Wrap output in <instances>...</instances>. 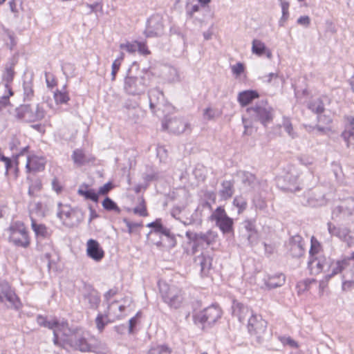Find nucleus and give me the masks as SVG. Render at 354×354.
Masks as SVG:
<instances>
[{
  "label": "nucleus",
  "mask_w": 354,
  "mask_h": 354,
  "mask_svg": "<svg viewBox=\"0 0 354 354\" xmlns=\"http://www.w3.org/2000/svg\"><path fill=\"white\" fill-rule=\"evenodd\" d=\"M186 237L193 241V252L195 253L199 248H204L208 247L215 241V234L209 230L206 233H195L191 231H187L185 234Z\"/></svg>",
  "instance_id": "obj_9"
},
{
  "label": "nucleus",
  "mask_w": 354,
  "mask_h": 354,
  "mask_svg": "<svg viewBox=\"0 0 354 354\" xmlns=\"http://www.w3.org/2000/svg\"><path fill=\"white\" fill-rule=\"evenodd\" d=\"M137 50H138V52L140 54L144 55H147L150 54V51L148 50L147 46L143 42L138 41Z\"/></svg>",
  "instance_id": "obj_63"
},
{
  "label": "nucleus",
  "mask_w": 354,
  "mask_h": 354,
  "mask_svg": "<svg viewBox=\"0 0 354 354\" xmlns=\"http://www.w3.org/2000/svg\"><path fill=\"white\" fill-rule=\"evenodd\" d=\"M120 60L115 59L112 64L111 66V80L114 81L115 79L116 74L120 69Z\"/></svg>",
  "instance_id": "obj_58"
},
{
  "label": "nucleus",
  "mask_w": 354,
  "mask_h": 354,
  "mask_svg": "<svg viewBox=\"0 0 354 354\" xmlns=\"http://www.w3.org/2000/svg\"><path fill=\"white\" fill-rule=\"evenodd\" d=\"M286 248L288 253L293 258H300L305 253L303 238L298 234L290 238L286 244Z\"/></svg>",
  "instance_id": "obj_18"
},
{
  "label": "nucleus",
  "mask_w": 354,
  "mask_h": 354,
  "mask_svg": "<svg viewBox=\"0 0 354 354\" xmlns=\"http://www.w3.org/2000/svg\"><path fill=\"white\" fill-rule=\"evenodd\" d=\"M232 71L234 75L239 76L244 71V66L242 63H237L232 66Z\"/></svg>",
  "instance_id": "obj_60"
},
{
  "label": "nucleus",
  "mask_w": 354,
  "mask_h": 354,
  "mask_svg": "<svg viewBox=\"0 0 354 354\" xmlns=\"http://www.w3.org/2000/svg\"><path fill=\"white\" fill-rule=\"evenodd\" d=\"M212 258L204 254H201L195 258V263L201 267L202 274L206 275L212 266Z\"/></svg>",
  "instance_id": "obj_32"
},
{
  "label": "nucleus",
  "mask_w": 354,
  "mask_h": 354,
  "mask_svg": "<svg viewBox=\"0 0 354 354\" xmlns=\"http://www.w3.org/2000/svg\"><path fill=\"white\" fill-rule=\"evenodd\" d=\"M222 315V310L218 305H211L194 316L196 322L211 326L215 324Z\"/></svg>",
  "instance_id": "obj_8"
},
{
  "label": "nucleus",
  "mask_w": 354,
  "mask_h": 354,
  "mask_svg": "<svg viewBox=\"0 0 354 354\" xmlns=\"http://www.w3.org/2000/svg\"><path fill=\"white\" fill-rule=\"evenodd\" d=\"M65 346L68 345L74 350L82 353L94 352L102 353L106 350V346L93 336L86 337L81 331H73L71 336L65 339Z\"/></svg>",
  "instance_id": "obj_1"
},
{
  "label": "nucleus",
  "mask_w": 354,
  "mask_h": 354,
  "mask_svg": "<svg viewBox=\"0 0 354 354\" xmlns=\"http://www.w3.org/2000/svg\"><path fill=\"white\" fill-rule=\"evenodd\" d=\"M163 31L164 26L161 16L159 15H153L148 19L145 30L146 37H158L162 35Z\"/></svg>",
  "instance_id": "obj_15"
},
{
  "label": "nucleus",
  "mask_w": 354,
  "mask_h": 354,
  "mask_svg": "<svg viewBox=\"0 0 354 354\" xmlns=\"http://www.w3.org/2000/svg\"><path fill=\"white\" fill-rule=\"evenodd\" d=\"M264 281L268 289H273L282 286L285 283L286 277L283 273H279L268 276Z\"/></svg>",
  "instance_id": "obj_29"
},
{
  "label": "nucleus",
  "mask_w": 354,
  "mask_h": 354,
  "mask_svg": "<svg viewBox=\"0 0 354 354\" xmlns=\"http://www.w3.org/2000/svg\"><path fill=\"white\" fill-rule=\"evenodd\" d=\"M27 180L29 183L28 187V195L31 197L36 196V193L39 192L41 189V182L39 178L31 179L30 177H27Z\"/></svg>",
  "instance_id": "obj_37"
},
{
  "label": "nucleus",
  "mask_w": 354,
  "mask_h": 354,
  "mask_svg": "<svg viewBox=\"0 0 354 354\" xmlns=\"http://www.w3.org/2000/svg\"><path fill=\"white\" fill-rule=\"evenodd\" d=\"M153 232L165 235L169 238L172 237L170 230L162 224L160 218H157V223L155 226V229L153 231H151L149 234H152Z\"/></svg>",
  "instance_id": "obj_44"
},
{
  "label": "nucleus",
  "mask_w": 354,
  "mask_h": 354,
  "mask_svg": "<svg viewBox=\"0 0 354 354\" xmlns=\"http://www.w3.org/2000/svg\"><path fill=\"white\" fill-rule=\"evenodd\" d=\"M298 177V174L295 169H290V171L283 177V180L286 183V185H282L281 188L291 192H295L299 190L300 188L297 185Z\"/></svg>",
  "instance_id": "obj_23"
},
{
  "label": "nucleus",
  "mask_w": 354,
  "mask_h": 354,
  "mask_svg": "<svg viewBox=\"0 0 354 354\" xmlns=\"http://www.w3.org/2000/svg\"><path fill=\"white\" fill-rule=\"evenodd\" d=\"M37 322L39 326L48 328L50 329L53 328L55 323H53V319L51 321H48L46 318L42 315H38L37 317Z\"/></svg>",
  "instance_id": "obj_52"
},
{
  "label": "nucleus",
  "mask_w": 354,
  "mask_h": 354,
  "mask_svg": "<svg viewBox=\"0 0 354 354\" xmlns=\"http://www.w3.org/2000/svg\"><path fill=\"white\" fill-rule=\"evenodd\" d=\"M354 130H345L342 133V138L346 142L347 146L351 142L352 140H354Z\"/></svg>",
  "instance_id": "obj_55"
},
{
  "label": "nucleus",
  "mask_w": 354,
  "mask_h": 354,
  "mask_svg": "<svg viewBox=\"0 0 354 354\" xmlns=\"http://www.w3.org/2000/svg\"><path fill=\"white\" fill-rule=\"evenodd\" d=\"M234 192V182L223 180L221 183V189L219 191L221 198L225 201L230 198Z\"/></svg>",
  "instance_id": "obj_34"
},
{
  "label": "nucleus",
  "mask_w": 354,
  "mask_h": 354,
  "mask_svg": "<svg viewBox=\"0 0 354 354\" xmlns=\"http://www.w3.org/2000/svg\"><path fill=\"white\" fill-rule=\"evenodd\" d=\"M246 111L252 120L259 122L264 127L272 122L274 110L265 100L247 108Z\"/></svg>",
  "instance_id": "obj_3"
},
{
  "label": "nucleus",
  "mask_w": 354,
  "mask_h": 354,
  "mask_svg": "<svg viewBox=\"0 0 354 354\" xmlns=\"http://www.w3.org/2000/svg\"><path fill=\"white\" fill-rule=\"evenodd\" d=\"M113 186L111 183H106L103 186L99 188V190L97 192L98 196L107 194L113 189Z\"/></svg>",
  "instance_id": "obj_59"
},
{
  "label": "nucleus",
  "mask_w": 354,
  "mask_h": 354,
  "mask_svg": "<svg viewBox=\"0 0 354 354\" xmlns=\"http://www.w3.org/2000/svg\"><path fill=\"white\" fill-rule=\"evenodd\" d=\"M53 328H50L53 331V343L56 346L64 347L65 339L69 337L74 330L69 328L66 321L53 319Z\"/></svg>",
  "instance_id": "obj_7"
},
{
  "label": "nucleus",
  "mask_w": 354,
  "mask_h": 354,
  "mask_svg": "<svg viewBox=\"0 0 354 354\" xmlns=\"http://www.w3.org/2000/svg\"><path fill=\"white\" fill-rule=\"evenodd\" d=\"M162 127L175 134H180L189 129V124L183 119L178 118H165L162 121Z\"/></svg>",
  "instance_id": "obj_17"
},
{
  "label": "nucleus",
  "mask_w": 354,
  "mask_h": 354,
  "mask_svg": "<svg viewBox=\"0 0 354 354\" xmlns=\"http://www.w3.org/2000/svg\"><path fill=\"white\" fill-rule=\"evenodd\" d=\"M310 243L309 258L316 257L322 255L320 253L322 250V246L319 241L316 238H315V236L311 237Z\"/></svg>",
  "instance_id": "obj_38"
},
{
  "label": "nucleus",
  "mask_w": 354,
  "mask_h": 354,
  "mask_svg": "<svg viewBox=\"0 0 354 354\" xmlns=\"http://www.w3.org/2000/svg\"><path fill=\"white\" fill-rule=\"evenodd\" d=\"M17 115L19 118L28 122L40 120L44 118V110L37 104L33 110L30 105H22L17 109Z\"/></svg>",
  "instance_id": "obj_13"
},
{
  "label": "nucleus",
  "mask_w": 354,
  "mask_h": 354,
  "mask_svg": "<svg viewBox=\"0 0 354 354\" xmlns=\"http://www.w3.org/2000/svg\"><path fill=\"white\" fill-rule=\"evenodd\" d=\"M266 46L263 42L259 39H253L252 42V53L261 56L266 50Z\"/></svg>",
  "instance_id": "obj_42"
},
{
  "label": "nucleus",
  "mask_w": 354,
  "mask_h": 354,
  "mask_svg": "<svg viewBox=\"0 0 354 354\" xmlns=\"http://www.w3.org/2000/svg\"><path fill=\"white\" fill-rule=\"evenodd\" d=\"M232 311L233 317H236L240 322L248 320L250 317L254 315L252 310L247 306L236 301H233Z\"/></svg>",
  "instance_id": "obj_21"
},
{
  "label": "nucleus",
  "mask_w": 354,
  "mask_h": 354,
  "mask_svg": "<svg viewBox=\"0 0 354 354\" xmlns=\"http://www.w3.org/2000/svg\"><path fill=\"white\" fill-rule=\"evenodd\" d=\"M348 259H343L342 260L333 261H331V265H330L327 272V274L325 277L326 281H328L335 275L341 273L348 266Z\"/></svg>",
  "instance_id": "obj_25"
},
{
  "label": "nucleus",
  "mask_w": 354,
  "mask_h": 354,
  "mask_svg": "<svg viewBox=\"0 0 354 354\" xmlns=\"http://www.w3.org/2000/svg\"><path fill=\"white\" fill-rule=\"evenodd\" d=\"M118 302L117 301H114L113 302L110 306H109L108 307V312L104 313V314H102V313H98L96 318H95V324H96V327L97 328V330H99V332H102L105 326L110 322L109 319V310H111V308H113L115 304H117Z\"/></svg>",
  "instance_id": "obj_33"
},
{
  "label": "nucleus",
  "mask_w": 354,
  "mask_h": 354,
  "mask_svg": "<svg viewBox=\"0 0 354 354\" xmlns=\"http://www.w3.org/2000/svg\"><path fill=\"white\" fill-rule=\"evenodd\" d=\"M82 297V302L88 308L96 309L100 303L99 292L91 286L85 287Z\"/></svg>",
  "instance_id": "obj_19"
},
{
  "label": "nucleus",
  "mask_w": 354,
  "mask_h": 354,
  "mask_svg": "<svg viewBox=\"0 0 354 354\" xmlns=\"http://www.w3.org/2000/svg\"><path fill=\"white\" fill-rule=\"evenodd\" d=\"M102 207L107 211H113L118 214L120 213V208L109 197H106L102 201Z\"/></svg>",
  "instance_id": "obj_46"
},
{
  "label": "nucleus",
  "mask_w": 354,
  "mask_h": 354,
  "mask_svg": "<svg viewBox=\"0 0 354 354\" xmlns=\"http://www.w3.org/2000/svg\"><path fill=\"white\" fill-rule=\"evenodd\" d=\"M44 156H27L26 168L28 172H38L45 168Z\"/></svg>",
  "instance_id": "obj_24"
},
{
  "label": "nucleus",
  "mask_w": 354,
  "mask_h": 354,
  "mask_svg": "<svg viewBox=\"0 0 354 354\" xmlns=\"http://www.w3.org/2000/svg\"><path fill=\"white\" fill-rule=\"evenodd\" d=\"M308 107L313 112L321 113L324 111V104L320 98H316L308 103Z\"/></svg>",
  "instance_id": "obj_45"
},
{
  "label": "nucleus",
  "mask_w": 354,
  "mask_h": 354,
  "mask_svg": "<svg viewBox=\"0 0 354 354\" xmlns=\"http://www.w3.org/2000/svg\"><path fill=\"white\" fill-rule=\"evenodd\" d=\"M308 269L311 274H317L323 271L318 257L309 258Z\"/></svg>",
  "instance_id": "obj_39"
},
{
  "label": "nucleus",
  "mask_w": 354,
  "mask_h": 354,
  "mask_svg": "<svg viewBox=\"0 0 354 354\" xmlns=\"http://www.w3.org/2000/svg\"><path fill=\"white\" fill-rule=\"evenodd\" d=\"M233 205L238 208V213L241 214L248 207L247 200L242 196H237L233 200Z\"/></svg>",
  "instance_id": "obj_47"
},
{
  "label": "nucleus",
  "mask_w": 354,
  "mask_h": 354,
  "mask_svg": "<svg viewBox=\"0 0 354 354\" xmlns=\"http://www.w3.org/2000/svg\"><path fill=\"white\" fill-rule=\"evenodd\" d=\"M299 160L301 164L309 167L315 163L314 156H299Z\"/></svg>",
  "instance_id": "obj_57"
},
{
  "label": "nucleus",
  "mask_w": 354,
  "mask_h": 354,
  "mask_svg": "<svg viewBox=\"0 0 354 354\" xmlns=\"http://www.w3.org/2000/svg\"><path fill=\"white\" fill-rule=\"evenodd\" d=\"M354 214V198H349L344 203L336 207L333 211V216H338L341 214L344 217L351 216Z\"/></svg>",
  "instance_id": "obj_26"
},
{
  "label": "nucleus",
  "mask_w": 354,
  "mask_h": 354,
  "mask_svg": "<svg viewBox=\"0 0 354 354\" xmlns=\"http://www.w3.org/2000/svg\"><path fill=\"white\" fill-rule=\"evenodd\" d=\"M211 218L215 221L216 226L223 234L233 232V219L227 216L223 207H218L212 214Z\"/></svg>",
  "instance_id": "obj_12"
},
{
  "label": "nucleus",
  "mask_w": 354,
  "mask_h": 354,
  "mask_svg": "<svg viewBox=\"0 0 354 354\" xmlns=\"http://www.w3.org/2000/svg\"><path fill=\"white\" fill-rule=\"evenodd\" d=\"M240 236L243 241V243L250 246L257 244L259 240V233L256 228L255 221L245 220L241 223Z\"/></svg>",
  "instance_id": "obj_10"
},
{
  "label": "nucleus",
  "mask_w": 354,
  "mask_h": 354,
  "mask_svg": "<svg viewBox=\"0 0 354 354\" xmlns=\"http://www.w3.org/2000/svg\"><path fill=\"white\" fill-rule=\"evenodd\" d=\"M146 354H171L170 348L165 345L152 346Z\"/></svg>",
  "instance_id": "obj_49"
},
{
  "label": "nucleus",
  "mask_w": 354,
  "mask_h": 354,
  "mask_svg": "<svg viewBox=\"0 0 354 354\" xmlns=\"http://www.w3.org/2000/svg\"><path fill=\"white\" fill-rule=\"evenodd\" d=\"M300 203L304 206L318 207L325 203L324 194L317 193V190L308 191L300 199Z\"/></svg>",
  "instance_id": "obj_20"
},
{
  "label": "nucleus",
  "mask_w": 354,
  "mask_h": 354,
  "mask_svg": "<svg viewBox=\"0 0 354 354\" xmlns=\"http://www.w3.org/2000/svg\"><path fill=\"white\" fill-rule=\"evenodd\" d=\"M31 227L37 238L47 239L51 236V230L44 224L38 223L35 218H32Z\"/></svg>",
  "instance_id": "obj_28"
},
{
  "label": "nucleus",
  "mask_w": 354,
  "mask_h": 354,
  "mask_svg": "<svg viewBox=\"0 0 354 354\" xmlns=\"http://www.w3.org/2000/svg\"><path fill=\"white\" fill-rule=\"evenodd\" d=\"M328 230L330 235L337 236L346 243L348 247L354 245V233L347 227H336L330 222L327 223Z\"/></svg>",
  "instance_id": "obj_16"
},
{
  "label": "nucleus",
  "mask_w": 354,
  "mask_h": 354,
  "mask_svg": "<svg viewBox=\"0 0 354 354\" xmlns=\"http://www.w3.org/2000/svg\"><path fill=\"white\" fill-rule=\"evenodd\" d=\"M258 97L259 94L256 91L247 90L239 93L237 100L241 106H245Z\"/></svg>",
  "instance_id": "obj_30"
},
{
  "label": "nucleus",
  "mask_w": 354,
  "mask_h": 354,
  "mask_svg": "<svg viewBox=\"0 0 354 354\" xmlns=\"http://www.w3.org/2000/svg\"><path fill=\"white\" fill-rule=\"evenodd\" d=\"M318 259L320 261L322 270L327 271L330 265H331V261L333 259L322 254L318 257Z\"/></svg>",
  "instance_id": "obj_54"
},
{
  "label": "nucleus",
  "mask_w": 354,
  "mask_h": 354,
  "mask_svg": "<svg viewBox=\"0 0 354 354\" xmlns=\"http://www.w3.org/2000/svg\"><path fill=\"white\" fill-rule=\"evenodd\" d=\"M138 201L139 204L136 207H134L133 213L141 216H147L148 214L144 198L140 197L138 198Z\"/></svg>",
  "instance_id": "obj_50"
},
{
  "label": "nucleus",
  "mask_w": 354,
  "mask_h": 354,
  "mask_svg": "<svg viewBox=\"0 0 354 354\" xmlns=\"http://www.w3.org/2000/svg\"><path fill=\"white\" fill-rule=\"evenodd\" d=\"M79 195L84 196L87 200H91L93 202L97 203L99 200V196L93 189H88L87 186L84 187H80L77 190Z\"/></svg>",
  "instance_id": "obj_36"
},
{
  "label": "nucleus",
  "mask_w": 354,
  "mask_h": 354,
  "mask_svg": "<svg viewBox=\"0 0 354 354\" xmlns=\"http://www.w3.org/2000/svg\"><path fill=\"white\" fill-rule=\"evenodd\" d=\"M10 239L15 243V245L24 248H26L29 245L30 241L28 234L23 224L15 223L10 226Z\"/></svg>",
  "instance_id": "obj_14"
},
{
  "label": "nucleus",
  "mask_w": 354,
  "mask_h": 354,
  "mask_svg": "<svg viewBox=\"0 0 354 354\" xmlns=\"http://www.w3.org/2000/svg\"><path fill=\"white\" fill-rule=\"evenodd\" d=\"M237 176L241 178L242 183L245 186H251L256 181V177L252 174L245 171H239Z\"/></svg>",
  "instance_id": "obj_40"
},
{
  "label": "nucleus",
  "mask_w": 354,
  "mask_h": 354,
  "mask_svg": "<svg viewBox=\"0 0 354 354\" xmlns=\"http://www.w3.org/2000/svg\"><path fill=\"white\" fill-rule=\"evenodd\" d=\"M24 99L25 101H30L34 95L32 82L31 80L24 81L23 84Z\"/></svg>",
  "instance_id": "obj_43"
},
{
  "label": "nucleus",
  "mask_w": 354,
  "mask_h": 354,
  "mask_svg": "<svg viewBox=\"0 0 354 354\" xmlns=\"http://www.w3.org/2000/svg\"><path fill=\"white\" fill-rule=\"evenodd\" d=\"M201 8L198 4L189 5L186 6V15L187 19L195 17V15L200 14Z\"/></svg>",
  "instance_id": "obj_51"
},
{
  "label": "nucleus",
  "mask_w": 354,
  "mask_h": 354,
  "mask_svg": "<svg viewBox=\"0 0 354 354\" xmlns=\"http://www.w3.org/2000/svg\"><path fill=\"white\" fill-rule=\"evenodd\" d=\"M30 218H35L33 215L35 214L37 216L44 218L46 216V207L41 203H30L29 207Z\"/></svg>",
  "instance_id": "obj_35"
},
{
  "label": "nucleus",
  "mask_w": 354,
  "mask_h": 354,
  "mask_svg": "<svg viewBox=\"0 0 354 354\" xmlns=\"http://www.w3.org/2000/svg\"><path fill=\"white\" fill-rule=\"evenodd\" d=\"M267 322L262 319L261 316L252 315L248 319V330L249 333L254 336L257 342L262 343L265 339L267 331Z\"/></svg>",
  "instance_id": "obj_6"
},
{
  "label": "nucleus",
  "mask_w": 354,
  "mask_h": 354,
  "mask_svg": "<svg viewBox=\"0 0 354 354\" xmlns=\"http://www.w3.org/2000/svg\"><path fill=\"white\" fill-rule=\"evenodd\" d=\"M149 85V74L140 76L127 75L124 80V91L130 95L144 94Z\"/></svg>",
  "instance_id": "obj_4"
},
{
  "label": "nucleus",
  "mask_w": 354,
  "mask_h": 354,
  "mask_svg": "<svg viewBox=\"0 0 354 354\" xmlns=\"http://www.w3.org/2000/svg\"><path fill=\"white\" fill-rule=\"evenodd\" d=\"M8 302V308L19 310L22 304L14 290L6 282L0 283V303Z\"/></svg>",
  "instance_id": "obj_11"
},
{
  "label": "nucleus",
  "mask_w": 354,
  "mask_h": 354,
  "mask_svg": "<svg viewBox=\"0 0 354 354\" xmlns=\"http://www.w3.org/2000/svg\"><path fill=\"white\" fill-rule=\"evenodd\" d=\"M120 48L121 49H124L126 50L127 52L130 53H135L136 50H137V48H138V41H134V42H127L125 44H121L120 45Z\"/></svg>",
  "instance_id": "obj_53"
},
{
  "label": "nucleus",
  "mask_w": 354,
  "mask_h": 354,
  "mask_svg": "<svg viewBox=\"0 0 354 354\" xmlns=\"http://www.w3.org/2000/svg\"><path fill=\"white\" fill-rule=\"evenodd\" d=\"M280 340L283 344L289 345L290 347L297 348L298 346L297 343L290 337H281Z\"/></svg>",
  "instance_id": "obj_61"
},
{
  "label": "nucleus",
  "mask_w": 354,
  "mask_h": 354,
  "mask_svg": "<svg viewBox=\"0 0 354 354\" xmlns=\"http://www.w3.org/2000/svg\"><path fill=\"white\" fill-rule=\"evenodd\" d=\"M74 163L77 166H82L86 164L88 160H86V156H72Z\"/></svg>",
  "instance_id": "obj_64"
},
{
  "label": "nucleus",
  "mask_w": 354,
  "mask_h": 354,
  "mask_svg": "<svg viewBox=\"0 0 354 354\" xmlns=\"http://www.w3.org/2000/svg\"><path fill=\"white\" fill-rule=\"evenodd\" d=\"M86 254L93 260L99 262L103 259L104 252L96 240L91 239L86 243Z\"/></svg>",
  "instance_id": "obj_22"
},
{
  "label": "nucleus",
  "mask_w": 354,
  "mask_h": 354,
  "mask_svg": "<svg viewBox=\"0 0 354 354\" xmlns=\"http://www.w3.org/2000/svg\"><path fill=\"white\" fill-rule=\"evenodd\" d=\"M54 99L57 104H66L70 98L66 91L57 90L54 93Z\"/></svg>",
  "instance_id": "obj_48"
},
{
  "label": "nucleus",
  "mask_w": 354,
  "mask_h": 354,
  "mask_svg": "<svg viewBox=\"0 0 354 354\" xmlns=\"http://www.w3.org/2000/svg\"><path fill=\"white\" fill-rule=\"evenodd\" d=\"M19 156H12L11 158L8 156H0V161L3 162L6 166V174L8 175L10 173H13L15 176H17V173L18 171V161L17 158Z\"/></svg>",
  "instance_id": "obj_31"
},
{
  "label": "nucleus",
  "mask_w": 354,
  "mask_h": 354,
  "mask_svg": "<svg viewBox=\"0 0 354 354\" xmlns=\"http://www.w3.org/2000/svg\"><path fill=\"white\" fill-rule=\"evenodd\" d=\"M216 115V111L213 109L212 108H207L204 110L203 112V116L205 119L207 120H212L213 119Z\"/></svg>",
  "instance_id": "obj_62"
},
{
  "label": "nucleus",
  "mask_w": 354,
  "mask_h": 354,
  "mask_svg": "<svg viewBox=\"0 0 354 354\" xmlns=\"http://www.w3.org/2000/svg\"><path fill=\"white\" fill-rule=\"evenodd\" d=\"M123 222L126 224L128 228V232L130 234L133 232L136 228L140 227L142 225V223L131 222L127 218H124Z\"/></svg>",
  "instance_id": "obj_56"
},
{
  "label": "nucleus",
  "mask_w": 354,
  "mask_h": 354,
  "mask_svg": "<svg viewBox=\"0 0 354 354\" xmlns=\"http://www.w3.org/2000/svg\"><path fill=\"white\" fill-rule=\"evenodd\" d=\"M148 97L149 100V106L152 109L155 107L156 102H155L154 98H156L157 101H159L160 99L163 100L164 95L163 93L158 88L151 89L148 93Z\"/></svg>",
  "instance_id": "obj_41"
},
{
  "label": "nucleus",
  "mask_w": 354,
  "mask_h": 354,
  "mask_svg": "<svg viewBox=\"0 0 354 354\" xmlns=\"http://www.w3.org/2000/svg\"><path fill=\"white\" fill-rule=\"evenodd\" d=\"M158 286L162 301L170 308L176 310L183 306L185 297L182 288L166 282H159Z\"/></svg>",
  "instance_id": "obj_2"
},
{
  "label": "nucleus",
  "mask_w": 354,
  "mask_h": 354,
  "mask_svg": "<svg viewBox=\"0 0 354 354\" xmlns=\"http://www.w3.org/2000/svg\"><path fill=\"white\" fill-rule=\"evenodd\" d=\"M15 65V62L14 60H12L6 64L5 67V71L3 75V80L6 82L4 84L5 90L9 92L10 95H13V92L12 91L11 87L10 86L9 84L12 82L14 75H15V71H14V66Z\"/></svg>",
  "instance_id": "obj_27"
},
{
  "label": "nucleus",
  "mask_w": 354,
  "mask_h": 354,
  "mask_svg": "<svg viewBox=\"0 0 354 354\" xmlns=\"http://www.w3.org/2000/svg\"><path fill=\"white\" fill-rule=\"evenodd\" d=\"M57 217L68 227L77 225L83 219V213L78 208L73 209L68 205L58 203Z\"/></svg>",
  "instance_id": "obj_5"
}]
</instances>
